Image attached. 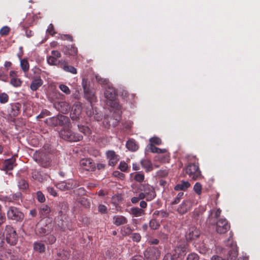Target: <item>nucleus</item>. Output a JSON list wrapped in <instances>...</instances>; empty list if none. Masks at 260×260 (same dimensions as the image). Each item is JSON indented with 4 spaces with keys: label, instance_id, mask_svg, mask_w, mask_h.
Segmentation results:
<instances>
[{
    "label": "nucleus",
    "instance_id": "ddd939ff",
    "mask_svg": "<svg viewBox=\"0 0 260 260\" xmlns=\"http://www.w3.org/2000/svg\"><path fill=\"white\" fill-rule=\"evenodd\" d=\"M230 229V224L225 218H219L216 223V232L219 234L226 233Z\"/></svg>",
    "mask_w": 260,
    "mask_h": 260
},
{
    "label": "nucleus",
    "instance_id": "c9c22d12",
    "mask_svg": "<svg viewBox=\"0 0 260 260\" xmlns=\"http://www.w3.org/2000/svg\"><path fill=\"white\" fill-rule=\"evenodd\" d=\"M194 247L202 254H205L208 251V248L204 243L195 244Z\"/></svg>",
    "mask_w": 260,
    "mask_h": 260
},
{
    "label": "nucleus",
    "instance_id": "0e129e2a",
    "mask_svg": "<svg viewBox=\"0 0 260 260\" xmlns=\"http://www.w3.org/2000/svg\"><path fill=\"white\" fill-rule=\"evenodd\" d=\"M199 255L194 252L189 253L187 257L186 260H199Z\"/></svg>",
    "mask_w": 260,
    "mask_h": 260
},
{
    "label": "nucleus",
    "instance_id": "e433bc0d",
    "mask_svg": "<svg viewBox=\"0 0 260 260\" xmlns=\"http://www.w3.org/2000/svg\"><path fill=\"white\" fill-rule=\"evenodd\" d=\"M46 122L49 125H52V126H57L59 125V116L58 115L56 116H54L50 117L48 119H46Z\"/></svg>",
    "mask_w": 260,
    "mask_h": 260
},
{
    "label": "nucleus",
    "instance_id": "7ed1b4c3",
    "mask_svg": "<svg viewBox=\"0 0 260 260\" xmlns=\"http://www.w3.org/2000/svg\"><path fill=\"white\" fill-rule=\"evenodd\" d=\"M33 159L40 166L44 168L49 167L51 164L49 155L43 151H36L33 155Z\"/></svg>",
    "mask_w": 260,
    "mask_h": 260
},
{
    "label": "nucleus",
    "instance_id": "1a4fd4ad",
    "mask_svg": "<svg viewBox=\"0 0 260 260\" xmlns=\"http://www.w3.org/2000/svg\"><path fill=\"white\" fill-rule=\"evenodd\" d=\"M80 185V182L77 180L69 179L57 183L56 186L59 190L66 191L75 188Z\"/></svg>",
    "mask_w": 260,
    "mask_h": 260
},
{
    "label": "nucleus",
    "instance_id": "e2e57ef3",
    "mask_svg": "<svg viewBox=\"0 0 260 260\" xmlns=\"http://www.w3.org/2000/svg\"><path fill=\"white\" fill-rule=\"evenodd\" d=\"M143 194L139 193L138 197H134L131 198V202L133 204H136L139 202L140 200H143Z\"/></svg>",
    "mask_w": 260,
    "mask_h": 260
},
{
    "label": "nucleus",
    "instance_id": "c85d7f7f",
    "mask_svg": "<svg viewBox=\"0 0 260 260\" xmlns=\"http://www.w3.org/2000/svg\"><path fill=\"white\" fill-rule=\"evenodd\" d=\"M68 209V207L67 204L64 202H60L57 207V210L58 212V215L60 216L63 215H65Z\"/></svg>",
    "mask_w": 260,
    "mask_h": 260
},
{
    "label": "nucleus",
    "instance_id": "c756f323",
    "mask_svg": "<svg viewBox=\"0 0 260 260\" xmlns=\"http://www.w3.org/2000/svg\"><path fill=\"white\" fill-rule=\"evenodd\" d=\"M126 147L131 151H136L138 149L139 146L134 140L129 139L126 142Z\"/></svg>",
    "mask_w": 260,
    "mask_h": 260
},
{
    "label": "nucleus",
    "instance_id": "a19ab883",
    "mask_svg": "<svg viewBox=\"0 0 260 260\" xmlns=\"http://www.w3.org/2000/svg\"><path fill=\"white\" fill-rule=\"evenodd\" d=\"M79 131L84 134L85 135H89L91 134V130L90 128L85 125H83L81 124L78 125Z\"/></svg>",
    "mask_w": 260,
    "mask_h": 260
},
{
    "label": "nucleus",
    "instance_id": "423d86ee",
    "mask_svg": "<svg viewBox=\"0 0 260 260\" xmlns=\"http://www.w3.org/2000/svg\"><path fill=\"white\" fill-rule=\"evenodd\" d=\"M188 244L185 242L178 244L172 254L174 260H182L188 251Z\"/></svg>",
    "mask_w": 260,
    "mask_h": 260
},
{
    "label": "nucleus",
    "instance_id": "6e6552de",
    "mask_svg": "<svg viewBox=\"0 0 260 260\" xmlns=\"http://www.w3.org/2000/svg\"><path fill=\"white\" fill-rule=\"evenodd\" d=\"M139 189L141 191L140 193L143 194V199H146L147 201H151L156 197L154 188L149 184H141Z\"/></svg>",
    "mask_w": 260,
    "mask_h": 260
},
{
    "label": "nucleus",
    "instance_id": "f8f14e48",
    "mask_svg": "<svg viewBox=\"0 0 260 260\" xmlns=\"http://www.w3.org/2000/svg\"><path fill=\"white\" fill-rule=\"evenodd\" d=\"M144 254L147 260H157L160 256V251L157 247H149L145 250Z\"/></svg>",
    "mask_w": 260,
    "mask_h": 260
},
{
    "label": "nucleus",
    "instance_id": "cd10ccee",
    "mask_svg": "<svg viewBox=\"0 0 260 260\" xmlns=\"http://www.w3.org/2000/svg\"><path fill=\"white\" fill-rule=\"evenodd\" d=\"M141 165L146 172L151 171L153 169L151 161L147 158L142 159L141 160Z\"/></svg>",
    "mask_w": 260,
    "mask_h": 260
},
{
    "label": "nucleus",
    "instance_id": "0eeeda50",
    "mask_svg": "<svg viewBox=\"0 0 260 260\" xmlns=\"http://www.w3.org/2000/svg\"><path fill=\"white\" fill-rule=\"evenodd\" d=\"M186 173L194 180H200L203 178L198 165L194 163H190L187 166Z\"/></svg>",
    "mask_w": 260,
    "mask_h": 260
},
{
    "label": "nucleus",
    "instance_id": "680f3d73",
    "mask_svg": "<svg viewBox=\"0 0 260 260\" xmlns=\"http://www.w3.org/2000/svg\"><path fill=\"white\" fill-rule=\"evenodd\" d=\"M184 195L183 192H180L178 193L177 197L175 199V200L172 202V205H175L178 204L181 198H182V197Z\"/></svg>",
    "mask_w": 260,
    "mask_h": 260
},
{
    "label": "nucleus",
    "instance_id": "2eb2a0df",
    "mask_svg": "<svg viewBox=\"0 0 260 260\" xmlns=\"http://www.w3.org/2000/svg\"><path fill=\"white\" fill-rule=\"evenodd\" d=\"M80 165L83 170L88 171H94L96 168L95 164L91 159L85 158L82 159L80 161Z\"/></svg>",
    "mask_w": 260,
    "mask_h": 260
},
{
    "label": "nucleus",
    "instance_id": "58836bf2",
    "mask_svg": "<svg viewBox=\"0 0 260 260\" xmlns=\"http://www.w3.org/2000/svg\"><path fill=\"white\" fill-rule=\"evenodd\" d=\"M40 211L43 216H48L51 211V209L47 205L43 204L40 206Z\"/></svg>",
    "mask_w": 260,
    "mask_h": 260
},
{
    "label": "nucleus",
    "instance_id": "9b49d317",
    "mask_svg": "<svg viewBox=\"0 0 260 260\" xmlns=\"http://www.w3.org/2000/svg\"><path fill=\"white\" fill-rule=\"evenodd\" d=\"M82 86L84 90L85 98L90 103L91 108L93 103L97 102V98L95 94L94 91L88 87L86 82L83 80Z\"/></svg>",
    "mask_w": 260,
    "mask_h": 260
},
{
    "label": "nucleus",
    "instance_id": "c03bdc74",
    "mask_svg": "<svg viewBox=\"0 0 260 260\" xmlns=\"http://www.w3.org/2000/svg\"><path fill=\"white\" fill-rule=\"evenodd\" d=\"M132 232V229L128 226H123L121 229V234L123 236L130 235Z\"/></svg>",
    "mask_w": 260,
    "mask_h": 260
},
{
    "label": "nucleus",
    "instance_id": "f3484780",
    "mask_svg": "<svg viewBox=\"0 0 260 260\" xmlns=\"http://www.w3.org/2000/svg\"><path fill=\"white\" fill-rule=\"evenodd\" d=\"M106 156L109 159L108 165L114 166L119 160V156L113 150H109L106 153Z\"/></svg>",
    "mask_w": 260,
    "mask_h": 260
},
{
    "label": "nucleus",
    "instance_id": "09e8293b",
    "mask_svg": "<svg viewBox=\"0 0 260 260\" xmlns=\"http://www.w3.org/2000/svg\"><path fill=\"white\" fill-rule=\"evenodd\" d=\"M149 141L150 143V145H159L161 144V140L159 138L156 137L150 138Z\"/></svg>",
    "mask_w": 260,
    "mask_h": 260
},
{
    "label": "nucleus",
    "instance_id": "79ce46f5",
    "mask_svg": "<svg viewBox=\"0 0 260 260\" xmlns=\"http://www.w3.org/2000/svg\"><path fill=\"white\" fill-rule=\"evenodd\" d=\"M18 186L21 190H26L28 188V183L24 179H21L18 183Z\"/></svg>",
    "mask_w": 260,
    "mask_h": 260
},
{
    "label": "nucleus",
    "instance_id": "72a5a7b5",
    "mask_svg": "<svg viewBox=\"0 0 260 260\" xmlns=\"http://www.w3.org/2000/svg\"><path fill=\"white\" fill-rule=\"evenodd\" d=\"M76 201L85 208L90 207V200L85 197H79L77 199Z\"/></svg>",
    "mask_w": 260,
    "mask_h": 260
},
{
    "label": "nucleus",
    "instance_id": "bb28decb",
    "mask_svg": "<svg viewBox=\"0 0 260 260\" xmlns=\"http://www.w3.org/2000/svg\"><path fill=\"white\" fill-rule=\"evenodd\" d=\"M129 213L134 217H140L145 214L144 210L139 207H132L129 209Z\"/></svg>",
    "mask_w": 260,
    "mask_h": 260
},
{
    "label": "nucleus",
    "instance_id": "603ef678",
    "mask_svg": "<svg viewBox=\"0 0 260 260\" xmlns=\"http://www.w3.org/2000/svg\"><path fill=\"white\" fill-rule=\"evenodd\" d=\"M10 31V28L8 26H3L0 29V35L1 36H6L8 35Z\"/></svg>",
    "mask_w": 260,
    "mask_h": 260
},
{
    "label": "nucleus",
    "instance_id": "4d7b16f0",
    "mask_svg": "<svg viewBox=\"0 0 260 260\" xmlns=\"http://www.w3.org/2000/svg\"><path fill=\"white\" fill-rule=\"evenodd\" d=\"M11 194L9 196H0V201L4 202H8V203H13V202L12 200Z\"/></svg>",
    "mask_w": 260,
    "mask_h": 260
},
{
    "label": "nucleus",
    "instance_id": "4c0bfd02",
    "mask_svg": "<svg viewBox=\"0 0 260 260\" xmlns=\"http://www.w3.org/2000/svg\"><path fill=\"white\" fill-rule=\"evenodd\" d=\"M149 149L152 153H156L158 154H163L167 152V150L166 149H160L155 147L153 145H149Z\"/></svg>",
    "mask_w": 260,
    "mask_h": 260
},
{
    "label": "nucleus",
    "instance_id": "864d4df0",
    "mask_svg": "<svg viewBox=\"0 0 260 260\" xmlns=\"http://www.w3.org/2000/svg\"><path fill=\"white\" fill-rule=\"evenodd\" d=\"M160 225L155 219H151L149 222V226L152 230H156L159 227Z\"/></svg>",
    "mask_w": 260,
    "mask_h": 260
},
{
    "label": "nucleus",
    "instance_id": "412c9836",
    "mask_svg": "<svg viewBox=\"0 0 260 260\" xmlns=\"http://www.w3.org/2000/svg\"><path fill=\"white\" fill-rule=\"evenodd\" d=\"M104 95L107 100L111 102H114L116 98L115 90L113 87L109 86L106 88Z\"/></svg>",
    "mask_w": 260,
    "mask_h": 260
},
{
    "label": "nucleus",
    "instance_id": "5701e85b",
    "mask_svg": "<svg viewBox=\"0 0 260 260\" xmlns=\"http://www.w3.org/2000/svg\"><path fill=\"white\" fill-rule=\"evenodd\" d=\"M191 207V203L189 201H185L181 203L177 209V211L180 214H184L189 211Z\"/></svg>",
    "mask_w": 260,
    "mask_h": 260
},
{
    "label": "nucleus",
    "instance_id": "8fccbe9b",
    "mask_svg": "<svg viewBox=\"0 0 260 260\" xmlns=\"http://www.w3.org/2000/svg\"><path fill=\"white\" fill-rule=\"evenodd\" d=\"M193 190L198 195H201L202 190L201 184L199 182H197L193 186Z\"/></svg>",
    "mask_w": 260,
    "mask_h": 260
},
{
    "label": "nucleus",
    "instance_id": "49530a36",
    "mask_svg": "<svg viewBox=\"0 0 260 260\" xmlns=\"http://www.w3.org/2000/svg\"><path fill=\"white\" fill-rule=\"evenodd\" d=\"M10 84L15 87H18L21 85L22 81L19 78H12L10 81Z\"/></svg>",
    "mask_w": 260,
    "mask_h": 260
},
{
    "label": "nucleus",
    "instance_id": "b1692460",
    "mask_svg": "<svg viewBox=\"0 0 260 260\" xmlns=\"http://www.w3.org/2000/svg\"><path fill=\"white\" fill-rule=\"evenodd\" d=\"M17 156H13L11 158L6 159L4 163V168L6 171H10L13 169L14 167L16 166V157Z\"/></svg>",
    "mask_w": 260,
    "mask_h": 260
},
{
    "label": "nucleus",
    "instance_id": "dca6fc26",
    "mask_svg": "<svg viewBox=\"0 0 260 260\" xmlns=\"http://www.w3.org/2000/svg\"><path fill=\"white\" fill-rule=\"evenodd\" d=\"M200 234V231L198 229L191 227L186 233V240L187 242H191L199 237Z\"/></svg>",
    "mask_w": 260,
    "mask_h": 260
},
{
    "label": "nucleus",
    "instance_id": "de8ad7c7",
    "mask_svg": "<svg viewBox=\"0 0 260 260\" xmlns=\"http://www.w3.org/2000/svg\"><path fill=\"white\" fill-rule=\"evenodd\" d=\"M11 196L13 203H16V201H19L20 199H22V193L19 191L11 194Z\"/></svg>",
    "mask_w": 260,
    "mask_h": 260
},
{
    "label": "nucleus",
    "instance_id": "473e14b6",
    "mask_svg": "<svg viewBox=\"0 0 260 260\" xmlns=\"http://www.w3.org/2000/svg\"><path fill=\"white\" fill-rule=\"evenodd\" d=\"M59 116V125L62 126H69L70 125V120L69 118L66 116L62 115H58Z\"/></svg>",
    "mask_w": 260,
    "mask_h": 260
},
{
    "label": "nucleus",
    "instance_id": "f03ea898",
    "mask_svg": "<svg viewBox=\"0 0 260 260\" xmlns=\"http://www.w3.org/2000/svg\"><path fill=\"white\" fill-rule=\"evenodd\" d=\"M53 223L50 219L43 220L38 223L36 227V234L39 236H43L51 233L53 229Z\"/></svg>",
    "mask_w": 260,
    "mask_h": 260
},
{
    "label": "nucleus",
    "instance_id": "a18cd8bd",
    "mask_svg": "<svg viewBox=\"0 0 260 260\" xmlns=\"http://www.w3.org/2000/svg\"><path fill=\"white\" fill-rule=\"evenodd\" d=\"M36 198L38 202L40 203H44L46 201L45 195L41 191H38L36 192Z\"/></svg>",
    "mask_w": 260,
    "mask_h": 260
},
{
    "label": "nucleus",
    "instance_id": "39448f33",
    "mask_svg": "<svg viewBox=\"0 0 260 260\" xmlns=\"http://www.w3.org/2000/svg\"><path fill=\"white\" fill-rule=\"evenodd\" d=\"M59 136L62 139L69 142H78L83 138L81 135L72 132L69 128H63L59 132Z\"/></svg>",
    "mask_w": 260,
    "mask_h": 260
},
{
    "label": "nucleus",
    "instance_id": "9d476101",
    "mask_svg": "<svg viewBox=\"0 0 260 260\" xmlns=\"http://www.w3.org/2000/svg\"><path fill=\"white\" fill-rule=\"evenodd\" d=\"M6 240L8 243L11 245H15L18 241V236L16 231L10 225L5 228Z\"/></svg>",
    "mask_w": 260,
    "mask_h": 260
},
{
    "label": "nucleus",
    "instance_id": "5fc2aeb1",
    "mask_svg": "<svg viewBox=\"0 0 260 260\" xmlns=\"http://www.w3.org/2000/svg\"><path fill=\"white\" fill-rule=\"evenodd\" d=\"M56 237L53 235H48L45 240L46 244H53L56 241Z\"/></svg>",
    "mask_w": 260,
    "mask_h": 260
},
{
    "label": "nucleus",
    "instance_id": "bf43d9fd",
    "mask_svg": "<svg viewBox=\"0 0 260 260\" xmlns=\"http://www.w3.org/2000/svg\"><path fill=\"white\" fill-rule=\"evenodd\" d=\"M144 175L143 174L138 173L134 176V179L139 182H142L144 180Z\"/></svg>",
    "mask_w": 260,
    "mask_h": 260
},
{
    "label": "nucleus",
    "instance_id": "20e7f679",
    "mask_svg": "<svg viewBox=\"0 0 260 260\" xmlns=\"http://www.w3.org/2000/svg\"><path fill=\"white\" fill-rule=\"evenodd\" d=\"M7 216L9 220L17 222H21L24 217L23 213L21 210L15 206H10L7 212Z\"/></svg>",
    "mask_w": 260,
    "mask_h": 260
},
{
    "label": "nucleus",
    "instance_id": "a211bd4d",
    "mask_svg": "<svg viewBox=\"0 0 260 260\" xmlns=\"http://www.w3.org/2000/svg\"><path fill=\"white\" fill-rule=\"evenodd\" d=\"M54 107L63 114L67 113L70 109L69 104L66 102H56L54 104Z\"/></svg>",
    "mask_w": 260,
    "mask_h": 260
},
{
    "label": "nucleus",
    "instance_id": "f257e3e1",
    "mask_svg": "<svg viewBox=\"0 0 260 260\" xmlns=\"http://www.w3.org/2000/svg\"><path fill=\"white\" fill-rule=\"evenodd\" d=\"M225 244L228 247V249L222 248L220 246L216 247L217 253L223 254V257L218 255H214L212 256L211 260H235L238 255V248L236 242L232 239V236L225 242Z\"/></svg>",
    "mask_w": 260,
    "mask_h": 260
},
{
    "label": "nucleus",
    "instance_id": "ea45409f",
    "mask_svg": "<svg viewBox=\"0 0 260 260\" xmlns=\"http://www.w3.org/2000/svg\"><path fill=\"white\" fill-rule=\"evenodd\" d=\"M20 67L22 70L26 73L28 71L29 69V64L26 59H22L20 60Z\"/></svg>",
    "mask_w": 260,
    "mask_h": 260
},
{
    "label": "nucleus",
    "instance_id": "393cba45",
    "mask_svg": "<svg viewBox=\"0 0 260 260\" xmlns=\"http://www.w3.org/2000/svg\"><path fill=\"white\" fill-rule=\"evenodd\" d=\"M60 68L62 69L64 71L69 72L73 74H76L77 73V69L73 66L68 65L67 61L65 60L60 63Z\"/></svg>",
    "mask_w": 260,
    "mask_h": 260
},
{
    "label": "nucleus",
    "instance_id": "6e6d98bb",
    "mask_svg": "<svg viewBox=\"0 0 260 260\" xmlns=\"http://www.w3.org/2000/svg\"><path fill=\"white\" fill-rule=\"evenodd\" d=\"M118 168L122 171L124 172H128V165L124 161H121L120 162Z\"/></svg>",
    "mask_w": 260,
    "mask_h": 260
},
{
    "label": "nucleus",
    "instance_id": "774afa93",
    "mask_svg": "<svg viewBox=\"0 0 260 260\" xmlns=\"http://www.w3.org/2000/svg\"><path fill=\"white\" fill-rule=\"evenodd\" d=\"M98 211L101 214H106L107 213V208L103 204H100L98 206Z\"/></svg>",
    "mask_w": 260,
    "mask_h": 260
},
{
    "label": "nucleus",
    "instance_id": "6ab92c4d",
    "mask_svg": "<svg viewBox=\"0 0 260 260\" xmlns=\"http://www.w3.org/2000/svg\"><path fill=\"white\" fill-rule=\"evenodd\" d=\"M61 51L67 55L76 56L78 53V49L74 45H69L64 46L61 49Z\"/></svg>",
    "mask_w": 260,
    "mask_h": 260
},
{
    "label": "nucleus",
    "instance_id": "37998d69",
    "mask_svg": "<svg viewBox=\"0 0 260 260\" xmlns=\"http://www.w3.org/2000/svg\"><path fill=\"white\" fill-rule=\"evenodd\" d=\"M57 255L62 260H68L70 255L69 252L67 250H62L58 253Z\"/></svg>",
    "mask_w": 260,
    "mask_h": 260
},
{
    "label": "nucleus",
    "instance_id": "7c9ffc66",
    "mask_svg": "<svg viewBox=\"0 0 260 260\" xmlns=\"http://www.w3.org/2000/svg\"><path fill=\"white\" fill-rule=\"evenodd\" d=\"M64 60L61 59V60H57L55 56H49L47 57V61L49 64L51 66H55L58 67V68H60V63L62 62Z\"/></svg>",
    "mask_w": 260,
    "mask_h": 260
},
{
    "label": "nucleus",
    "instance_id": "aec40b11",
    "mask_svg": "<svg viewBox=\"0 0 260 260\" xmlns=\"http://www.w3.org/2000/svg\"><path fill=\"white\" fill-rule=\"evenodd\" d=\"M43 84V81L40 76L35 77L30 85V89L33 91L37 90Z\"/></svg>",
    "mask_w": 260,
    "mask_h": 260
},
{
    "label": "nucleus",
    "instance_id": "2f4dec72",
    "mask_svg": "<svg viewBox=\"0 0 260 260\" xmlns=\"http://www.w3.org/2000/svg\"><path fill=\"white\" fill-rule=\"evenodd\" d=\"M34 250L39 253H44L45 251L46 247L44 243L40 242H35L33 244Z\"/></svg>",
    "mask_w": 260,
    "mask_h": 260
},
{
    "label": "nucleus",
    "instance_id": "3c124183",
    "mask_svg": "<svg viewBox=\"0 0 260 260\" xmlns=\"http://www.w3.org/2000/svg\"><path fill=\"white\" fill-rule=\"evenodd\" d=\"M74 193L76 196H82L86 194V191L84 187H80L74 190Z\"/></svg>",
    "mask_w": 260,
    "mask_h": 260
},
{
    "label": "nucleus",
    "instance_id": "f704fd0d",
    "mask_svg": "<svg viewBox=\"0 0 260 260\" xmlns=\"http://www.w3.org/2000/svg\"><path fill=\"white\" fill-rule=\"evenodd\" d=\"M190 184L188 181H182L180 183L177 184L174 189L176 190H185L187 189Z\"/></svg>",
    "mask_w": 260,
    "mask_h": 260
},
{
    "label": "nucleus",
    "instance_id": "4468645a",
    "mask_svg": "<svg viewBox=\"0 0 260 260\" xmlns=\"http://www.w3.org/2000/svg\"><path fill=\"white\" fill-rule=\"evenodd\" d=\"M82 112V106L80 103L74 104L72 108L70 117L73 121L79 120Z\"/></svg>",
    "mask_w": 260,
    "mask_h": 260
},
{
    "label": "nucleus",
    "instance_id": "052dcab7",
    "mask_svg": "<svg viewBox=\"0 0 260 260\" xmlns=\"http://www.w3.org/2000/svg\"><path fill=\"white\" fill-rule=\"evenodd\" d=\"M59 89L64 93L67 94H70L71 93V90L66 85L60 84L59 86Z\"/></svg>",
    "mask_w": 260,
    "mask_h": 260
},
{
    "label": "nucleus",
    "instance_id": "69168bd1",
    "mask_svg": "<svg viewBox=\"0 0 260 260\" xmlns=\"http://www.w3.org/2000/svg\"><path fill=\"white\" fill-rule=\"evenodd\" d=\"M113 175L114 177H117L121 180H123L125 178V175L118 171H114Z\"/></svg>",
    "mask_w": 260,
    "mask_h": 260
},
{
    "label": "nucleus",
    "instance_id": "4be33fe9",
    "mask_svg": "<svg viewBox=\"0 0 260 260\" xmlns=\"http://www.w3.org/2000/svg\"><path fill=\"white\" fill-rule=\"evenodd\" d=\"M21 108V104L19 103H14L11 105V108L9 111V114L11 117H16L20 113Z\"/></svg>",
    "mask_w": 260,
    "mask_h": 260
},
{
    "label": "nucleus",
    "instance_id": "13d9d810",
    "mask_svg": "<svg viewBox=\"0 0 260 260\" xmlns=\"http://www.w3.org/2000/svg\"><path fill=\"white\" fill-rule=\"evenodd\" d=\"M9 96L6 93H2L0 94V102L2 104H5L8 102Z\"/></svg>",
    "mask_w": 260,
    "mask_h": 260
},
{
    "label": "nucleus",
    "instance_id": "a878e982",
    "mask_svg": "<svg viewBox=\"0 0 260 260\" xmlns=\"http://www.w3.org/2000/svg\"><path fill=\"white\" fill-rule=\"evenodd\" d=\"M127 222V219L122 215H115L113 218V223L116 226H120Z\"/></svg>",
    "mask_w": 260,
    "mask_h": 260
},
{
    "label": "nucleus",
    "instance_id": "338daca9",
    "mask_svg": "<svg viewBox=\"0 0 260 260\" xmlns=\"http://www.w3.org/2000/svg\"><path fill=\"white\" fill-rule=\"evenodd\" d=\"M50 115V111L45 110L42 111L41 113L37 116V119H41L45 117L46 116H49Z\"/></svg>",
    "mask_w": 260,
    "mask_h": 260
}]
</instances>
